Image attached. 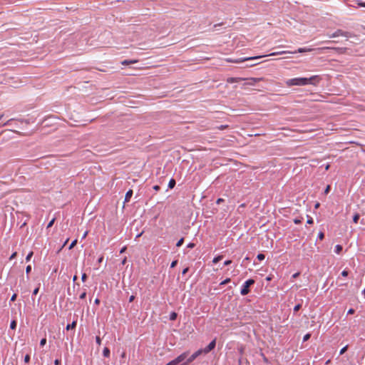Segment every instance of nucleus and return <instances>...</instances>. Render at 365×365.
Listing matches in <instances>:
<instances>
[{
  "label": "nucleus",
  "mask_w": 365,
  "mask_h": 365,
  "mask_svg": "<svg viewBox=\"0 0 365 365\" xmlns=\"http://www.w3.org/2000/svg\"><path fill=\"white\" fill-rule=\"evenodd\" d=\"M354 312H355V311H354V309L351 308V309H349L348 310V312H347V314H354Z\"/></svg>",
  "instance_id": "nucleus-44"
},
{
  "label": "nucleus",
  "mask_w": 365,
  "mask_h": 365,
  "mask_svg": "<svg viewBox=\"0 0 365 365\" xmlns=\"http://www.w3.org/2000/svg\"><path fill=\"white\" fill-rule=\"evenodd\" d=\"M76 243H77V240H74L71 243V245H69L68 249H69V250H71L72 248H73V247L76 246Z\"/></svg>",
  "instance_id": "nucleus-22"
},
{
  "label": "nucleus",
  "mask_w": 365,
  "mask_h": 365,
  "mask_svg": "<svg viewBox=\"0 0 365 365\" xmlns=\"http://www.w3.org/2000/svg\"><path fill=\"white\" fill-rule=\"evenodd\" d=\"M363 294L365 295V287L364 289L363 290Z\"/></svg>",
  "instance_id": "nucleus-64"
},
{
  "label": "nucleus",
  "mask_w": 365,
  "mask_h": 365,
  "mask_svg": "<svg viewBox=\"0 0 365 365\" xmlns=\"http://www.w3.org/2000/svg\"><path fill=\"white\" fill-rule=\"evenodd\" d=\"M86 278H87V275H86V274L83 273V274H82V276H81V280H82L83 282H85V281H86Z\"/></svg>",
  "instance_id": "nucleus-41"
},
{
  "label": "nucleus",
  "mask_w": 365,
  "mask_h": 365,
  "mask_svg": "<svg viewBox=\"0 0 365 365\" xmlns=\"http://www.w3.org/2000/svg\"><path fill=\"white\" fill-rule=\"evenodd\" d=\"M342 250V246L340 245H336L335 246V249H334V252L336 253V254H339Z\"/></svg>",
  "instance_id": "nucleus-15"
},
{
  "label": "nucleus",
  "mask_w": 365,
  "mask_h": 365,
  "mask_svg": "<svg viewBox=\"0 0 365 365\" xmlns=\"http://www.w3.org/2000/svg\"><path fill=\"white\" fill-rule=\"evenodd\" d=\"M222 259V255H218V256H217V257H214V258H213V259H212V262H213L214 264H216V263H217L218 262H220Z\"/></svg>",
  "instance_id": "nucleus-16"
},
{
  "label": "nucleus",
  "mask_w": 365,
  "mask_h": 365,
  "mask_svg": "<svg viewBox=\"0 0 365 365\" xmlns=\"http://www.w3.org/2000/svg\"><path fill=\"white\" fill-rule=\"evenodd\" d=\"M178 264V261L177 260H174L172 262L171 264H170V267L171 268H174Z\"/></svg>",
  "instance_id": "nucleus-36"
},
{
  "label": "nucleus",
  "mask_w": 365,
  "mask_h": 365,
  "mask_svg": "<svg viewBox=\"0 0 365 365\" xmlns=\"http://www.w3.org/2000/svg\"><path fill=\"white\" fill-rule=\"evenodd\" d=\"M153 189L155 190H160V186L159 185H155L153 187Z\"/></svg>",
  "instance_id": "nucleus-54"
},
{
  "label": "nucleus",
  "mask_w": 365,
  "mask_h": 365,
  "mask_svg": "<svg viewBox=\"0 0 365 365\" xmlns=\"http://www.w3.org/2000/svg\"><path fill=\"white\" fill-rule=\"evenodd\" d=\"M227 128V125H222L219 127L220 130H224L225 128Z\"/></svg>",
  "instance_id": "nucleus-48"
},
{
  "label": "nucleus",
  "mask_w": 365,
  "mask_h": 365,
  "mask_svg": "<svg viewBox=\"0 0 365 365\" xmlns=\"http://www.w3.org/2000/svg\"><path fill=\"white\" fill-rule=\"evenodd\" d=\"M232 263V260H226L224 262V265L227 266Z\"/></svg>",
  "instance_id": "nucleus-45"
},
{
  "label": "nucleus",
  "mask_w": 365,
  "mask_h": 365,
  "mask_svg": "<svg viewBox=\"0 0 365 365\" xmlns=\"http://www.w3.org/2000/svg\"><path fill=\"white\" fill-rule=\"evenodd\" d=\"M175 184H176L175 180L172 178V179H170V180L168 182V187L172 189L175 187Z\"/></svg>",
  "instance_id": "nucleus-13"
},
{
  "label": "nucleus",
  "mask_w": 365,
  "mask_h": 365,
  "mask_svg": "<svg viewBox=\"0 0 365 365\" xmlns=\"http://www.w3.org/2000/svg\"><path fill=\"white\" fill-rule=\"evenodd\" d=\"M216 345V339H213L212 341L210 342V344L202 350V353L207 354L210 351H211Z\"/></svg>",
  "instance_id": "nucleus-8"
},
{
  "label": "nucleus",
  "mask_w": 365,
  "mask_h": 365,
  "mask_svg": "<svg viewBox=\"0 0 365 365\" xmlns=\"http://www.w3.org/2000/svg\"><path fill=\"white\" fill-rule=\"evenodd\" d=\"M87 235H88V231H86V232H84V234L83 235V237H83V238L86 237Z\"/></svg>",
  "instance_id": "nucleus-55"
},
{
  "label": "nucleus",
  "mask_w": 365,
  "mask_h": 365,
  "mask_svg": "<svg viewBox=\"0 0 365 365\" xmlns=\"http://www.w3.org/2000/svg\"><path fill=\"white\" fill-rule=\"evenodd\" d=\"M17 255V252H14L9 257V259L11 260L13 259H14Z\"/></svg>",
  "instance_id": "nucleus-37"
},
{
  "label": "nucleus",
  "mask_w": 365,
  "mask_h": 365,
  "mask_svg": "<svg viewBox=\"0 0 365 365\" xmlns=\"http://www.w3.org/2000/svg\"><path fill=\"white\" fill-rule=\"evenodd\" d=\"M328 36L329 38H336L339 36H344V37H349V33L346 31H344L341 29H337L335 32H334L331 34H328Z\"/></svg>",
  "instance_id": "nucleus-7"
},
{
  "label": "nucleus",
  "mask_w": 365,
  "mask_h": 365,
  "mask_svg": "<svg viewBox=\"0 0 365 365\" xmlns=\"http://www.w3.org/2000/svg\"><path fill=\"white\" fill-rule=\"evenodd\" d=\"M195 245L194 243L190 242V243H189V244L187 245V247H188V248H193V247H195Z\"/></svg>",
  "instance_id": "nucleus-43"
},
{
  "label": "nucleus",
  "mask_w": 365,
  "mask_h": 365,
  "mask_svg": "<svg viewBox=\"0 0 365 365\" xmlns=\"http://www.w3.org/2000/svg\"><path fill=\"white\" fill-rule=\"evenodd\" d=\"M299 276V272H297L292 275V278L295 279V278L298 277Z\"/></svg>",
  "instance_id": "nucleus-49"
},
{
  "label": "nucleus",
  "mask_w": 365,
  "mask_h": 365,
  "mask_svg": "<svg viewBox=\"0 0 365 365\" xmlns=\"http://www.w3.org/2000/svg\"><path fill=\"white\" fill-rule=\"evenodd\" d=\"M16 297H17L16 294H14L11 297V302H14L16 299Z\"/></svg>",
  "instance_id": "nucleus-42"
},
{
  "label": "nucleus",
  "mask_w": 365,
  "mask_h": 365,
  "mask_svg": "<svg viewBox=\"0 0 365 365\" xmlns=\"http://www.w3.org/2000/svg\"><path fill=\"white\" fill-rule=\"evenodd\" d=\"M34 255V252L32 251H31L28 255L26 257V262H29L30 261L31 258Z\"/></svg>",
  "instance_id": "nucleus-20"
},
{
  "label": "nucleus",
  "mask_w": 365,
  "mask_h": 365,
  "mask_svg": "<svg viewBox=\"0 0 365 365\" xmlns=\"http://www.w3.org/2000/svg\"><path fill=\"white\" fill-rule=\"evenodd\" d=\"M324 237V234L323 232H319V233L318 234V238L320 240H322Z\"/></svg>",
  "instance_id": "nucleus-26"
},
{
  "label": "nucleus",
  "mask_w": 365,
  "mask_h": 365,
  "mask_svg": "<svg viewBox=\"0 0 365 365\" xmlns=\"http://www.w3.org/2000/svg\"><path fill=\"white\" fill-rule=\"evenodd\" d=\"M242 80V78H229L227 79V82L228 83H235V82H238L239 81Z\"/></svg>",
  "instance_id": "nucleus-14"
},
{
  "label": "nucleus",
  "mask_w": 365,
  "mask_h": 365,
  "mask_svg": "<svg viewBox=\"0 0 365 365\" xmlns=\"http://www.w3.org/2000/svg\"><path fill=\"white\" fill-rule=\"evenodd\" d=\"M16 324H17V323H16V320L11 321V324H10V328L11 329H15L16 327Z\"/></svg>",
  "instance_id": "nucleus-18"
},
{
  "label": "nucleus",
  "mask_w": 365,
  "mask_h": 365,
  "mask_svg": "<svg viewBox=\"0 0 365 365\" xmlns=\"http://www.w3.org/2000/svg\"><path fill=\"white\" fill-rule=\"evenodd\" d=\"M310 334H307L304 336L303 341H305L310 338Z\"/></svg>",
  "instance_id": "nucleus-33"
},
{
  "label": "nucleus",
  "mask_w": 365,
  "mask_h": 365,
  "mask_svg": "<svg viewBox=\"0 0 365 365\" xmlns=\"http://www.w3.org/2000/svg\"><path fill=\"white\" fill-rule=\"evenodd\" d=\"M264 56H267V55L256 56L247 57V58H237V59L228 58V59H227V62H230V63H240L244 62L245 61L259 59V58H261L262 57H264Z\"/></svg>",
  "instance_id": "nucleus-4"
},
{
  "label": "nucleus",
  "mask_w": 365,
  "mask_h": 365,
  "mask_svg": "<svg viewBox=\"0 0 365 365\" xmlns=\"http://www.w3.org/2000/svg\"><path fill=\"white\" fill-rule=\"evenodd\" d=\"M177 318V314L175 312H172L170 315V319L171 321L175 320Z\"/></svg>",
  "instance_id": "nucleus-19"
},
{
  "label": "nucleus",
  "mask_w": 365,
  "mask_h": 365,
  "mask_svg": "<svg viewBox=\"0 0 365 365\" xmlns=\"http://www.w3.org/2000/svg\"><path fill=\"white\" fill-rule=\"evenodd\" d=\"M137 62H138V60H137V59L124 60V61H121V64L123 66H128L130 64L135 63Z\"/></svg>",
  "instance_id": "nucleus-9"
},
{
  "label": "nucleus",
  "mask_w": 365,
  "mask_h": 365,
  "mask_svg": "<svg viewBox=\"0 0 365 365\" xmlns=\"http://www.w3.org/2000/svg\"><path fill=\"white\" fill-rule=\"evenodd\" d=\"M68 239H67V240L64 242V243H63V247H64V246L66 245V243L68 242Z\"/></svg>",
  "instance_id": "nucleus-57"
},
{
  "label": "nucleus",
  "mask_w": 365,
  "mask_h": 365,
  "mask_svg": "<svg viewBox=\"0 0 365 365\" xmlns=\"http://www.w3.org/2000/svg\"><path fill=\"white\" fill-rule=\"evenodd\" d=\"M319 207V203L317 202L316 205H315V208H318Z\"/></svg>",
  "instance_id": "nucleus-58"
},
{
  "label": "nucleus",
  "mask_w": 365,
  "mask_h": 365,
  "mask_svg": "<svg viewBox=\"0 0 365 365\" xmlns=\"http://www.w3.org/2000/svg\"><path fill=\"white\" fill-rule=\"evenodd\" d=\"M96 344H97L98 345H101V339L100 336H96Z\"/></svg>",
  "instance_id": "nucleus-29"
},
{
  "label": "nucleus",
  "mask_w": 365,
  "mask_h": 365,
  "mask_svg": "<svg viewBox=\"0 0 365 365\" xmlns=\"http://www.w3.org/2000/svg\"><path fill=\"white\" fill-rule=\"evenodd\" d=\"M360 216H359V214L358 213H356L354 217H353V222L354 223H357L358 221H359V219Z\"/></svg>",
  "instance_id": "nucleus-17"
},
{
  "label": "nucleus",
  "mask_w": 365,
  "mask_h": 365,
  "mask_svg": "<svg viewBox=\"0 0 365 365\" xmlns=\"http://www.w3.org/2000/svg\"><path fill=\"white\" fill-rule=\"evenodd\" d=\"M322 78L319 76H312L309 78H306V85L317 86L320 82Z\"/></svg>",
  "instance_id": "nucleus-5"
},
{
  "label": "nucleus",
  "mask_w": 365,
  "mask_h": 365,
  "mask_svg": "<svg viewBox=\"0 0 365 365\" xmlns=\"http://www.w3.org/2000/svg\"><path fill=\"white\" fill-rule=\"evenodd\" d=\"M125 250V247H123L121 250H120V253H123L124 252V250Z\"/></svg>",
  "instance_id": "nucleus-61"
},
{
  "label": "nucleus",
  "mask_w": 365,
  "mask_h": 365,
  "mask_svg": "<svg viewBox=\"0 0 365 365\" xmlns=\"http://www.w3.org/2000/svg\"><path fill=\"white\" fill-rule=\"evenodd\" d=\"M329 165H327L326 166V170H328V169H329Z\"/></svg>",
  "instance_id": "nucleus-63"
},
{
  "label": "nucleus",
  "mask_w": 365,
  "mask_h": 365,
  "mask_svg": "<svg viewBox=\"0 0 365 365\" xmlns=\"http://www.w3.org/2000/svg\"><path fill=\"white\" fill-rule=\"evenodd\" d=\"M325 48H326V49H329V48H329V47H325V48H319V49H320V50H322V49H325Z\"/></svg>",
  "instance_id": "nucleus-62"
},
{
  "label": "nucleus",
  "mask_w": 365,
  "mask_h": 365,
  "mask_svg": "<svg viewBox=\"0 0 365 365\" xmlns=\"http://www.w3.org/2000/svg\"><path fill=\"white\" fill-rule=\"evenodd\" d=\"M329 190H330V186H329V185H328V186L326 187V189H325V190H324V192H325V193H328V192H329Z\"/></svg>",
  "instance_id": "nucleus-50"
},
{
  "label": "nucleus",
  "mask_w": 365,
  "mask_h": 365,
  "mask_svg": "<svg viewBox=\"0 0 365 365\" xmlns=\"http://www.w3.org/2000/svg\"><path fill=\"white\" fill-rule=\"evenodd\" d=\"M313 51V48H299L298 50L294 51H282L278 52H273L269 54V56L282 55L284 53H305V52H311ZM268 56V55H267Z\"/></svg>",
  "instance_id": "nucleus-2"
},
{
  "label": "nucleus",
  "mask_w": 365,
  "mask_h": 365,
  "mask_svg": "<svg viewBox=\"0 0 365 365\" xmlns=\"http://www.w3.org/2000/svg\"><path fill=\"white\" fill-rule=\"evenodd\" d=\"M306 78L300 77V78H290L286 81L285 83L287 86H307L306 85Z\"/></svg>",
  "instance_id": "nucleus-1"
},
{
  "label": "nucleus",
  "mask_w": 365,
  "mask_h": 365,
  "mask_svg": "<svg viewBox=\"0 0 365 365\" xmlns=\"http://www.w3.org/2000/svg\"><path fill=\"white\" fill-rule=\"evenodd\" d=\"M348 349V345H346L345 346H344L341 350H340V352H339V354L340 355H342L345 353V351L347 350Z\"/></svg>",
  "instance_id": "nucleus-23"
},
{
  "label": "nucleus",
  "mask_w": 365,
  "mask_h": 365,
  "mask_svg": "<svg viewBox=\"0 0 365 365\" xmlns=\"http://www.w3.org/2000/svg\"><path fill=\"white\" fill-rule=\"evenodd\" d=\"M359 5H360L361 6H364V7H365V4H364V3H361V4H359Z\"/></svg>",
  "instance_id": "nucleus-60"
},
{
  "label": "nucleus",
  "mask_w": 365,
  "mask_h": 365,
  "mask_svg": "<svg viewBox=\"0 0 365 365\" xmlns=\"http://www.w3.org/2000/svg\"><path fill=\"white\" fill-rule=\"evenodd\" d=\"M46 344V338L41 339V340L40 341V345L41 346H43Z\"/></svg>",
  "instance_id": "nucleus-28"
},
{
  "label": "nucleus",
  "mask_w": 365,
  "mask_h": 365,
  "mask_svg": "<svg viewBox=\"0 0 365 365\" xmlns=\"http://www.w3.org/2000/svg\"><path fill=\"white\" fill-rule=\"evenodd\" d=\"M76 279H77V276L76 275L73 276V281L75 282Z\"/></svg>",
  "instance_id": "nucleus-56"
},
{
  "label": "nucleus",
  "mask_w": 365,
  "mask_h": 365,
  "mask_svg": "<svg viewBox=\"0 0 365 365\" xmlns=\"http://www.w3.org/2000/svg\"><path fill=\"white\" fill-rule=\"evenodd\" d=\"M110 349L108 347H105L103 351V355L104 357H109L110 356Z\"/></svg>",
  "instance_id": "nucleus-12"
},
{
  "label": "nucleus",
  "mask_w": 365,
  "mask_h": 365,
  "mask_svg": "<svg viewBox=\"0 0 365 365\" xmlns=\"http://www.w3.org/2000/svg\"><path fill=\"white\" fill-rule=\"evenodd\" d=\"M183 242H184V238H181L180 239L178 242L176 243V246L177 247H180L182 244H183Z\"/></svg>",
  "instance_id": "nucleus-24"
},
{
  "label": "nucleus",
  "mask_w": 365,
  "mask_h": 365,
  "mask_svg": "<svg viewBox=\"0 0 365 365\" xmlns=\"http://www.w3.org/2000/svg\"><path fill=\"white\" fill-rule=\"evenodd\" d=\"M255 284V280L252 279H249L244 282L242 286V289L240 291V294L242 296L247 295L250 292V287Z\"/></svg>",
  "instance_id": "nucleus-3"
},
{
  "label": "nucleus",
  "mask_w": 365,
  "mask_h": 365,
  "mask_svg": "<svg viewBox=\"0 0 365 365\" xmlns=\"http://www.w3.org/2000/svg\"><path fill=\"white\" fill-rule=\"evenodd\" d=\"M223 201H224V200H223V199H222V198H219V199H217V204H220V203H221V202H223Z\"/></svg>",
  "instance_id": "nucleus-52"
},
{
  "label": "nucleus",
  "mask_w": 365,
  "mask_h": 365,
  "mask_svg": "<svg viewBox=\"0 0 365 365\" xmlns=\"http://www.w3.org/2000/svg\"><path fill=\"white\" fill-rule=\"evenodd\" d=\"M301 307H302V305L300 304H298L294 306V312H297V311H299L301 309Z\"/></svg>",
  "instance_id": "nucleus-27"
},
{
  "label": "nucleus",
  "mask_w": 365,
  "mask_h": 365,
  "mask_svg": "<svg viewBox=\"0 0 365 365\" xmlns=\"http://www.w3.org/2000/svg\"><path fill=\"white\" fill-rule=\"evenodd\" d=\"M102 260H103V257H100V258L98 259V262H102Z\"/></svg>",
  "instance_id": "nucleus-59"
},
{
  "label": "nucleus",
  "mask_w": 365,
  "mask_h": 365,
  "mask_svg": "<svg viewBox=\"0 0 365 365\" xmlns=\"http://www.w3.org/2000/svg\"><path fill=\"white\" fill-rule=\"evenodd\" d=\"M54 220H55V219H53V220H51L48 222V225H47V227H48H48H51L53 225Z\"/></svg>",
  "instance_id": "nucleus-39"
},
{
  "label": "nucleus",
  "mask_w": 365,
  "mask_h": 365,
  "mask_svg": "<svg viewBox=\"0 0 365 365\" xmlns=\"http://www.w3.org/2000/svg\"><path fill=\"white\" fill-rule=\"evenodd\" d=\"M38 291H39V286L37 287L36 289H34V290L33 291L32 294L33 295H36L38 293Z\"/></svg>",
  "instance_id": "nucleus-35"
},
{
  "label": "nucleus",
  "mask_w": 365,
  "mask_h": 365,
  "mask_svg": "<svg viewBox=\"0 0 365 365\" xmlns=\"http://www.w3.org/2000/svg\"><path fill=\"white\" fill-rule=\"evenodd\" d=\"M133 195V190H129L126 193H125V202H129L131 197Z\"/></svg>",
  "instance_id": "nucleus-10"
},
{
  "label": "nucleus",
  "mask_w": 365,
  "mask_h": 365,
  "mask_svg": "<svg viewBox=\"0 0 365 365\" xmlns=\"http://www.w3.org/2000/svg\"><path fill=\"white\" fill-rule=\"evenodd\" d=\"M31 271V265H28L26 268V274H29L30 272Z\"/></svg>",
  "instance_id": "nucleus-32"
},
{
  "label": "nucleus",
  "mask_w": 365,
  "mask_h": 365,
  "mask_svg": "<svg viewBox=\"0 0 365 365\" xmlns=\"http://www.w3.org/2000/svg\"><path fill=\"white\" fill-rule=\"evenodd\" d=\"M202 354V349L197 350V351L193 353L189 358H187V360L184 361L182 365H188L190 363L192 362L197 357H198Z\"/></svg>",
  "instance_id": "nucleus-6"
},
{
  "label": "nucleus",
  "mask_w": 365,
  "mask_h": 365,
  "mask_svg": "<svg viewBox=\"0 0 365 365\" xmlns=\"http://www.w3.org/2000/svg\"><path fill=\"white\" fill-rule=\"evenodd\" d=\"M188 270H189V268H188V267L185 268V269L182 270V274H185L188 272Z\"/></svg>",
  "instance_id": "nucleus-47"
},
{
  "label": "nucleus",
  "mask_w": 365,
  "mask_h": 365,
  "mask_svg": "<svg viewBox=\"0 0 365 365\" xmlns=\"http://www.w3.org/2000/svg\"><path fill=\"white\" fill-rule=\"evenodd\" d=\"M294 222L296 225H299V224H300V223L302 222V220H299V219L296 218V219H294Z\"/></svg>",
  "instance_id": "nucleus-40"
},
{
  "label": "nucleus",
  "mask_w": 365,
  "mask_h": 365,
  "mask_svg": "<svg viewBox=\"0 0 365 365\" xmlns=\"http://www.w3.org/2000/svg\"><path fill=\"white\" fill-rule=\"evenodd\" d=\"M86 291H84V292H83L80 294V297H80V299H85V298H86Z\"/></svg>",
  "instance_id": "nucleus-30"
},
{
  "label": "nucleus",
  "mask_w": 365,
  "mask_h": 365,
  "mask_svg": "<svg viewBox=\"0 0 365 365\" xmlns=\"http://www.w3.org/2000/svg\"><path fill=\"white\" fill-rule=\"evenodd\" d=\"M135 299V297L133 295L130 296V298H129V302H131L134 300Z\"/></svg>",
  "instance_id": "nucleus-53"
},
{
  "label": "nucleus",
  "mask_w": 365,
  "mask_h": 365,
  "mask_svg": "<svg viewBox=\"0 0 365 365\" xmlns=\"http://www.w3.org/2000/svg\"><path fill=\"white\" fill-rule=\"evenodd\" d=\"M265 256L263 254H258L257 256V258L259 259V260H263L264 259Z\"/></svg>",
  "instance_id": "nucleus-25"
},
{
  "label": "nucleus",
  "mask_w": 365,
  "mask_h": 365,
  "mask_svg": "<svg viewBox=\"0 0 365 365\" xmlns=\"http://www.w3.org/2000/svg\"><path fill=\"white\" fill-rule=\"evenodd\" d=\"M231 281L230 278H227L220 283V286L225 285Z\"/></svg>",
  "instance_id": "nucleus-21"
},
{
  "label": "nucleus",
  "mask_w": 365,
  "mask_h": 365,
  "mask_svg": "<svg viewBox=\"0 0 365 365\" xmlns=\"http://www.w3.org/2000/svg\"><path fill=\"white\" fill-rule=\"evenodd\" d=\"M60 364H61V360L60 359H55L54 365H58Z\"/></svg>",
  "instance_id": "nucleus-46"
},
{
  "label": "nucleus",
  "mask_w": 365,
  "mask_h": 365,
  "mask_svg": "<svg viewBox=\"0 0 365 365\" xmlns=\"http://www.w3.org/2000/svg\"><path fill=\"white\" fill-rule=\"evenodd\" d=\"M348 274H349V272H348V271H347V270H344V271H342V272H341V275H342L343 277H347V276H348Z\"/></svg>",
  "instance_id": "nucleus-38"
},
{
  "label": "nucleus",
  "mask_w": 365,
  "mask_h": 365,
  "mask_svg": "<svg viewBox=\"0 0 365 365\" xmlns=\"http://www.w3.org/2000/svg\"><path fill=\"white\" fill-rule=\"evenodd\" d=\"M94 303H95L96 304H100V299H98V298H96V299H95V301H94Z\"/></svg>",
  "instance_id": "nucleus-51"
},
{
  "label": "nucleus",
  "mask_w": 365,
  "mask_h": 365,
  "mask_svg": "<svg viewBox=\"0 0 365 365\" xmlns=\"http://www.w3.org/2000/svg\"><path fill=\"white\" fill-rule=\"evenodd\" d=\"M313 222H314V220H313L312 217L308 216L307 223V224H313Z\"/></svg>",
  "instance_id": "nucleus-34"
},
{
  "label": "nucleus",
  "mask_w": 365,
  "mask_h": 365,
  "mask_svg": "<svg viewBox=\"0 0 365 365\" xmlns=\"http://www.w3.org/2000/svg\"><path fill=\"white\" fill-rule=\"evenodd\" d=\"M30 361V356L29 354H26L24 357V362L29 363Z\"/></svg>",
  "instance_id": "nucleus-31"
},
{
  "label": "nucleus",
  "mask_w": 365,
  "mask_h": 365,
  "mask_svg": "<svg viewBox=\"0 0 365 365\" xmlns=\"http://www.w3.org/2000/svg\"><path fill=\"white\" fill-rule=\"evenodd\" d=\"M76 324H77V321L75 320L73 321L71 324H67L66 326V330H70V329H75L76 327Z\"/></svg>",
  "instance_id": "nucleus-11"
}]
</instances>
